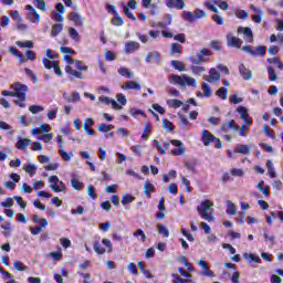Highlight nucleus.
<instances>
[{"label":"nucleus","mask_w":283,"mask_h":283,"mask_svg":"<svg viewBox=\"0 0 283 283\" xmlns=\"http://www.w3.org/2000/svg\"><path fill=\"white\" fill-rule=\"evenodd\" d=\"M196 56L197 59L193 56L190 57V63H192L190 70L196 76H202V74L207 72V69L205 66H200V63H209V59L205 56H213V52L209 49H201Z\"/></svg>","instance_id":"nucleus-1"},{"label":"nucleus","mask_w":283,"mask_h":283,"mask_svg":"<svg viewBox=\"0 0 283 283\" xmlns=\"http://www.w3.org/2000/svg\"><path fill=\"white\" fill-rule=\"evenodd\" d=\"M197 211L202 218V220H207V222H213L216 220V210L213 209V201L209 199H205L197 206Z\"/></svg>","instance_id":"nucleus-2"},{"label":"nucleus","mask_w":283,"mask_h":283,"mask_svg":"<svg viewBox=\"0 0 283 283\" xmlns=\"http://www.w3.org/2000/svg\"><path fill=\"white\" fill-rule=\"evenodd\" d=\"M168 81L170 85H180L181 87H186V85L188 87H197L198 85V82L196 81V78L189 77V75L187 74L181 76L171 74L169 75Z\"/></svg>","instance_id":"nucleus-3"},{"label":"nucleus","mask_w":283,"mask_h":283,"mask_svg":"<svg viewBox=\"0 0 283 283\" xmlns=\"http://www.w3.org/2000/svg\"><path fill=\"white\" fill-rule=\"evenodd\" d=\"M201 142L203 143L205 147H209L211 143H214L216 149H222V142L220 138L216 137L211 132L203 129L201 135Z\"/></svg>","instance_id":"nucleus-4"},{"label":"nucleus","mask_w":283,"mask_h":283,"mask_svg":"<svg viewBox=\"0 0 283 283\" xmlns=\"http://www.w3.org/2000/svg\"><path fill=\"white\" fill-rule=\"evenodd\" d=\"M11 90L13 91V98H19L20 101H25L28 98V85L15 82L11 85Z\"/></svg>","instance_id":"nucleus-5"},{"label":"nucleus","mask_w":283,"mask_h":283,"mask_svg":"<svg viewBox=\"0 0 283 283\" xmlns=\"http://www.w3.org/2000/svg\"><path fill=\"white\" fill-rule=\"evenodd\" d=\"M62 14H65V6L60 2L55 6V10L51 14L52 21H55L56 23H63L65 18Z\"/></svg>","instance_id":"nucleus-6"},{"label":"nucleus","mask_w":283,"mask_h":283,"mask_svg":"<svg viewBox=\"0 0 283 283\" xmlns=\"http://www.w3.org/2000/svg\"><path fill=\"white\" fill-rule=\"evenodd\" d=\"M243 52H247L251 56H264L266 54V48L264 45L256 46L255 50L251 45H245L242 48Z\"/></svg>","instance_id":"nucleus-7"},{"label":"nucleus","mask_w":283,"mask_h":283,"mask_svg":"<svg viewBox=\"0 0 283 283\" xmlns=\"http://www.w3.org/2000/svg\"><path fill=\"white\" fill-rule=\"evenodd\" d=\"M69 21H73L75 28H83L85 20L77 12L72 11L69 14Z\"/></svg>","instance_id":"nucleus-8"},{"label":"nucleus","mask_w":283,"mask_h":283,"mask_svg":"<svg viewBox=\"0 0 283 283\" xmlns=\"http://www.w3.org/2000/svg\"><path fill=\"white\" fill-rule=\"evenodd\" d=\"M238 34H243L248 43H253V31L249 27H239Z\"/></svg>","instance_id":"nucleus-9"},{"label":"nucleus","mask_w":283,"mask_h":283,"mask_svg":"<svg viewBox=\"0 0 283 283\" xmlns=\"http://www.w3.org/2000/svg\"><path fill=\"white\" fill-rule=\"evenodd\" d=\"M171 145H174V147H178V148H174L171 150L172 156H182V154H185V148H182V143L180 142V139H172Z\"/></svg>","instance_id":"nucleus-10"},{"label":"nucleus","mask_w":283,"mask_h":283,"mask_svg":"<svg viewBox=\"0 0 283 283\" xmlns=\"http://www.w3.org/2000/svg\"><path fill=\"white\" fill-rule=\"evenodd\" d=\"M239 73L243 81H251L253 78V72H251L244 63L239 64Z\"/></svg>","instance_id":"nucleus-11"},{"label":"nucleus","mask_w":283,"mask_h":283,"mask_svg":"<svg viewBox=\"0 0 283 283\" xmlns=\"http://www.w3.org/2000/svg\"><path fill=\"white\" fill-rule=\"evenodd\" d=\"M153 147H155V149L158 150L161 156H165V154H167V149L171 147V143L164 142V148H163V146L160 145V142L154 139Z\"/></svg>","instance_id":"nucleus-12"},{"label":"nucleus","mask_w":283,"mask_h":283,"mask_svg":"<svg viewBox=\"0 0 283 283\" xmlns=\"http://www.w3.org/2000/svg\"><path fill=\"white\" fill-rule=\"evenodd\" d=\"M64 70L66 72V74H69V76L71 77V81H74L76 78H80V80L84 78L83 72L73 70L72 66H70V65H66Z\"/></svg>","instance_id":"nucleus-13"},{"label":"nucleus","mask_w":283,"mask_h":283,"mask_svg":"<svg viewBox=\"0 0 283 283\" xmlns=\"http://www.w3.org/2000/svg\"><path fill=\"white\" fill-rule=\"evenodd\" d=\"M198 264L203 270V275H206L207 277H216V273L212 272L207 261L200 260Z\"/></svg>","instance_id":"nucleus-14"},{"label":"nucleus","mask_w":283,"mask_h":283,"mask_svg":"<svg viewBox=\"0 0 283 283\" xmlns=\"http://www.w3.org/2000/svg\"><path fill=\"white\" fill-rule=\"evenodd\" d=\"M136 50H140V43L136 41H130L125 44L124 52L126 54H134Z\"/></svg>","instance_id":"nucleus-15"},{"label":"nucleus","mask_w":283,"mask_h":283,"mask_svg":"<svg viewBox=\"0 0 283 283\" xmlns=\"http://www.w3.org/2000/svg\"><path fill=\"white\" fill-rule=\"evenodd\" d=\"M208 76H203L205 81H207L208 83H216V81H220L221 75L220 73H218V70H216L214 67L210 69Z\"/></svg>","instance_id":"nucleus-16"},{"label":"nucleus","mask_w":283,"mask_h":283,"mask_svg":"<svg viewBox=\"0 0 283 283\" xmlns=\"http://www.w3.org/2000/svg\"><path fill=\"white\" fill-rule=\"evenodd\" d=\"M167 8H176V10H185V0H166Z\"/></svg>","instance_id":"nucleus-17"},{"label":"nucleus","mask_w":283,"mask_h":283,"mask_svg":"<svg viewBox=\"0 0 283 283\" xmlns=\"http://www.w3.org/2000/svg\"><path fill=\"white\" fill-rule=\"evenodd\" d=\"M122 90H135L136 92H140L143 86L136 81H127L125 84L122 85Z\"/></svg>","instance_id":"nucleus-18"},{"label":"nucleus","mask_w":283,"mask_h":283,"mask_svg":"<svg viewBox=\"0 0 283 283\" xmlns=\"http://www.w3.org/2000/svg\"><path fill=\"white\" fill-rule=\"evenodd\" d=\"M30 145H32V140L28 139V138H21L19 137L15 147L17 149H19L20 151H24V149H28V147H30Z\"/></svg>","instance_id":"nucleus-19"},{"label":"nucleus","mask_w":283,"mask_h":283,"mask_svg":"<svg viewBox=\"0 0 283 283\" xmlns=\"http://www.w3.org/2000/svg\"><path fill=\"white\" fill-rule=\"evenodd\" d=\"M92 125H94V119L90 117L86 118L84 123V130L87 134V136H94V134H96V132H94V129L92 128Z\"/></svg>","instance_id":"nucleus-20"},{"label":"nucleus","mask_w":283,"mask_h":283,"mask_svg":"<svg viewBox=\"0 0 283 283\" xmlns=\"http://www.w3.org/2000/svg\"><path fill=\"white\" fill-rule=\"evenodd\" d=\"M228 39V45L230 48H242V40L237 36H227Z\"/></svg>","instance_id":"nucleus-21"},{"label":"nucleus","mask_w":283,"mask_h":283,"mask_svg":"<svg viewBox=\"0 0 283 283\" xmlns=\"http://www.w3.org/2000/svg\"><path fill=\"white\" fill-rule=\"evenodd\" d=\"M22 169L25 174H29L30 178L36 175V165L34 164H24Z\"/></svg>","instance_id":"nucleus-22"},{"label":"nucleus","mask_w":283,"mask_h":283,"mask_svg":"<svg viewBox=\"0 0 283 283\" xmlns=\"http://www.w3.org/2000/svg\"><path fill=\"white\" fill-rule=\"evenodd\" d=\"M155 191H156V188H154V184H150V181L147 180L144 184V193L146 198H151V193H154Z\"/></svg>","instance_id":"nucleus-23"},{"label":"nucleus","mask_w":283,"mask_h":283,"mask_svg":"<svg viewBox=\"0 0 283 283\" xmlns=\"http://www.w3.org/2000/svg\"><path fill=\"white\" fill-rule=\"evenodd\" d=\"M234 154H243V156H249V154H251V148L244 144H241L234 149Z\"/></svg>","instance_id":"nucleus-24"},{"label":"nucleus","mask_w":283,"mask_h":283,"mask_svg":"<svg viewBox=\"0 0 283 283\" xmlns=\"http://www.w3.org/2000/svg\"><path fill=\"white\" fill-rule=\"evenodd\" d=\"M9 52L10 54H13V56H17L20 63H25V59H23V53H21V51H19L17 46H10Z\"/></svg>","instance_id":"nucleus-25"},{"label":"nucleus","mask_w":283,"mask_h":283,"mask_svg":"<svg viewBox=\"0 0 283 283\" xmlns=\"http://www.w3.org/2000/svg\"><path fill=\"white\" fill-rule=\"evenodd\" d=\"M51 191L54 193H61V191L65 192L67 191V187L63 181H59L57 186H50Z\"/></svg>","instance_id":"nucleus-26"},{"label":"nucleus","mask_w":283,"mask_h":283,"mask_svg":"<svg viewBox=\"0 0 283 283\" xmlns=\"http://www.w3.org/2000/svg\"><path fill=\"white\" fill-rule=\"evenodd\" d=\"M112 25H115V28H120V25L125 24V20L120 18V14L115 13L111 20Z\"/></svg>","instance_id":"nucleus-27"},{"label":"nucleus","mask_w":283,"mask_h":283,"mask_svg":"<svg viewBox=\"0 0 283 283\" xmlns=\"http://www.w3.org/2000/svg\"><path fill=\"white\" fill-rule=\"evenodd\" d=\"M117 72L120 76H125V78H134V73L125 66L119 67Z\"/></svg>","instance_id":"nucleus-28"},{"label":"nucleus","mask_w":283,"mask_h":283,"mask_svg":"<svg viewBox=\"0 0 283 283\" xmlns=\"http://www.w3.org/2000/svg\"><path fill=\"white\" fill-rule=\"evenodd\" d=\"M61 32H63V24L61 23H55L52 25L51 29V36H59V34H61Z\"/></svg>","instance_id":"nucleus-29"},{"label":"nucleus","mask_w":283,"mask_h":283,"mask_svg":"<svg viewBox=\"0 0 283 283\" xmlns=\"http://www.w3.org/2000/svg\"><path fill=\"white\" fill-rule=\"evenodd\" d=\"M170 65L174 67V70H177L178 72H185L186 70L185 63L178 60H172L170 62Z\"/></svg>","instance_id":"nucleus-30"},{"label":"nucleus","mask_w":283,"mask_h":283,"mask_svg":"<svg viewBox=\"0 0 283 283\" xmlns=\"http://www.w3.org/2000/svg\"><path fill=\"white\" fill-rule=\"evenodd\" d=\"M149 136H151V124L148 122L142 134V140H149Z\"/></svg>","instance_id":"nucleus-31"},{"label":"nucleus","mask_w":283,"mask_h":283,"mask_svg":"<svg viewBox=\"0 0 283 283\" xmlns=\"http://www.w3.org/2000/svg\"><path fill=\"white\" fill-rule=\"evenodd\" d=\"M216 96H218L219 98H221V101H227V96H229V90L227 87H220L217 92H216Z\"/></svg>","instance_id":"nucleus-32"},{"label":"nucleus","mask_w":283,"mask_h":283,"mask_svg":"<svg viewBox=\"0 0 283 283\" xmlns=\"http://www.w3.org/2000/svg\"><path fill=\"white\" fill-rule=\"evenodd\" d=\"M228 208L227 213L228 216H237L238 209L235 208V203L232 201H227Z\"/></svg>","instance_id":"nucleus-33"},{"label":"nucleus","mask_w":283,"mask_h":283,"mask_svg":"<svg viewBox=\"0 0 283 283\" xmlns=\"http://www.w3.org/2000/svg\"><path fill=\"white\" fill-rule=\"evenodd\" d=\"M27 18L29 19V21H31V23H39L41 15L35 10L33 12H29Z\"/></svg>","instance_id":"nucleus-34"},{"label":"nucleus","mask_w":283,"mask_h":283,"mask_svg":"<svg viewBox=\"0 0 283 283\" xmlns=\"http://www.w3.org/2000/svg\"><path fill=\"white\" fill-rule=\"evenodd\" d=\"M168 107H171L172 109H178V107H182V101L180 99H168L167 101Z\"/></svg>","instance_id":"nucleus-35"},{"label":"nucleus","mask_w":283,"mask_h":283,"mask_svg":"<svg viewBox=\"0 0 283 283\" xmlns=\"http://www.w3.org/2000/svg\"><path fill=\"white\" fill-rule=\"evenodd\" d=\"M69 36L73 41H81V35L78 34V31H76V29H74L73 27L69 28Z\"/></svg>","instance_id":"nucleus-36"},{"label":"nucleus","mask_w":283,"mask_h":283,"mask_svg":"<svg viewBox=\"0 0 283 283\" xmlns=\"http://www.w3.org/2000/svg\"><path fill=\"white\" fill-rule=\"evenodd\" d=\"M201 90L203 92L205 98H211L212 91H211V86H209L208 83H202Z\"/></svg>","instance_id":"nucleus-37"},{"label":"nucleus","mask_w":283,"mask_h":283,"mask_svg":"<svg viewBox=\"0 0 283 283\" xmlns=\"http://www.w3.org/2000/svg\"><path fill=\"white\" fill-rule=\"evenodd\" d=\"M134 200H136V197L126 193L122 197V205L123 207H126V205H130V202H134Z\"/></svg>","instance_id":"nucleus-38"},{"label":"nucleus","mask_w":283,"mask_h":283,"mask_svg":"<svg viewBox=\"0 0 283 283\" xmlns=\"http://www.w3.org/2000/svg\"><path fill=\"white\" fill-rule=\"evenodd\" d=\"M112 129H114V125H106L105 123L99 124V126L97 127V132H101L102 134H107V132Z\"/></svg>","instance_id":"nucleus-39"},{"label":"nucleus","mask_w":283,"mask_h":283,"mask_svg":"<svg viewBox=\"0 0 283 283\" xmlns=\"http://www.w3.org/2000/svg\"><path fill=\"white\" fill-rule=\"evenodd\" d=\"M170 54H182V45L179 43H172L170 45Z\"/></svg>","instance_id":"nucleus-40"},{"label":"nucleus","mask_w":283,"mask_h":283,"mask_svg":"<svg viewBox=\"0 0 283 283\" xmlns=\"http://www.w3.org/2000/svg\"><path fill=\"white\" fill-rule=\"evenodd\" d=\"M268 172L270 178H275L277 175L275 172V167H273V161L268 160L266 161Z\"/></svg>","instance_id":"nucleus-41"},{"label":"nucleus","mask_w":283,"mask_h":283,"mask_svg":"<svg viewBox=\"0 0 283 283\" xmlns=\"http://www.w3.org/2000/svg\"><path fill=\"white\" fill-rule=\"evenodd\" d=\"M93 249L95 251V253H97V255H103L105 253V248H103L101 245V242L99 241H95L94 244H93Z\"/></svg>","instance_id":"nucleus-42"},{"label":"nucleus","mask_w":283,"mask_h":283,"mask_svg":"<svg viewBox=\"0 0 283 283\" xmlns=\"http://www.w3.org/2000/svg\"><path fill=\"white\" fill-rule=\"evenodd\" d=\"M157 231L160 233V235H164V238H169V229L161 223L157 224Z\"/></svg>","instance_id":"nucleus-43"},{"label":"nucleus","mask_w":283,"mask_h":283,"mask_svg":"<svg viewBox=\"0 0 283 283\" xmlns=\"http://www.w3.org/2000/svg\"><path fill=\"white\" fill-rule=\"evenodd\" d=\"M33 3H35V8H38V10H41L42 12H45V10H48V4L45 3V0H33Z\"/></svg>","instance_id":"nucleus-44"},{"label":"nucleus","mask_w":283,"mask_h":283,"mask_svg":"<svg viewBox=\"0 0 283 283\" xmlns=\"http://www.w3.org/2000/svg\"><path fill=\"white\" fill-rule=\"evenodd\" d=\"M249 127L251 126L247 124L241 125V127H239V136H241L242 138H247L249 133Z\"/></svg>","instance_id":"nucleus-45"},{"label":"nucleus","mask_w":283,"mask_h":283,"mask_svg":"<svg viewBox=\"0 0 283 283\" xmlns=\"http://www.w3.org/2000/svg\"><path fill=\"white\" fill-rule=\"evenodd\" d=\"M181 182L186 187L187 193H191L193 191V187H191V181L186 177H181Z\"/></svg>","instance_id":"nucleus-46"},{"label":"nucleus","mask_w":283,"mask_h":283,"mask_svg":"<svg viewBox=\"0 0 283 283\" xmlns=\"http://www.w3.org/2000/svg\"><path fill=\"white\" fill-rule=\"evenodd\" d=\"M75 67L78 72H87L88 66L83 63L81 60H75Z\"/></svg>","instance_id":"nucleus-47"},{"label":"nucleus","mask_w":283,"mask_h":283,"mask_svg":"<svg viewBox=\"0 0 283 283\" xmlns=\"http://www.w3.org/2000/svg\"><path fill=\"white\" fill-rule=\"evenodd\" d=\"M71 187H73V189H75L76 191H81V189H83L84 185L78 179H72Z\"/></svg>","instance_id":"nucleus-48"},{"label":"nucleus","mask_w":283,"mask_h":283,"mask_svg":"<svg viewBox=\"0 0 283 283\" xmlns=\"http://www.w3.org/2000/svg\"><path fill=\"white\" fill-rule=\"evenodd\" d=\"M42 63H43L45 70H52L57 62L56 61H50V60H48V57H44L42 60Z\"/></svg>","instance_id":"nucleus-49"},{"label":"nucleus","mask_w":283,"mask_h":283,"mask_svg":"<svg viewBox=\"0 0 283 283\" xmlns=\"http://www.w3.org/2000/svg\"><path fill=\"white\" fill-rule=\"evenodd\" d=\"M213 4L218 6V8H220V10H229V3H227V1L213 0Z\"/></svg>","instance_id":"nucleus-50"},{"label":"nucleus","mask_w":283,"mask_h":283,"mask_svg":"<svg viewBox=\"0 0 283 283\" xmlns=\"http://www.w3.org/2000/svg\"><path fill=\"white\" fill-rule=\"evenodd\" d=\"M60 52H62V54H71V56H76V51L70 46H61Z\"/></svg>","instance_id":"nucleus-51"},{"label":"nucleus","mask_w":283,"mask_h":283,"mask_svg":"<svg viewBox=\"0 0 283 283\" xmlns=\"http://www.w3.org/2000/svg\"><path fill=\"white\" fill-rule=\"evenodd\" d=\"M263 132H264L265 136H269V138H272V140H275V134L273 133V129H271V127H269V125L263 126Z\"/></svg>","instance_id":"nucleus-52"},{"label":"nucleus","mask_w":283,"mask_h":283,"mask_svg":"<svg viewBox=\"0 0 283 283\" xmlns=\"http://www.w3.org/2000/svg\"><path fill=\"white\" fill-rule=\"evenodd\" d=\"M229 101L232 105H240V103H242V101H244L242 97H238V95L233 94L230 95Z\"/></svg>","instance_id":"nucleus-53"},{"label":"nucleus","mask_w":283,"mask_h":283,"mask_svg":"<svg viewBox=\"0 0 283 283\" xmlns=\"http://www.w3.org/2000/svg\"><path fill=\"white\" fill-rule=\"evenodd\" d=\"M24 72H25L27 76L33 81V83H39V78L36 77V75L34 74V72L32 70L24 69Z\"/></svg>","instance_id":"nucleus-54"},{"label":"nucleus","mask_w":283,"mask_h":283,"mask_svg":"<svg viewBox=\"0 0 283 283\" xmlns=\"http://www.w3.org/2000/svg\"><path fill=\"white\" fill-rule=\"evenodd\" d=\"M163 127L168 132H174V124L167 118L163 119Z\"/></svg>","instance_id":"nucleus-55"},{"label":"nucleus","mask_w":283,"mask_h":283,"mask_svg":"<svg viewBox=\"0 0 283 283\" xmlns=\"http://www.w3.org/2000/svg\"><path fill=\"white\" fill-rule=\"evenodd\" d=\"M17 45L18 48H29V50L34 48V43L32 41H24V42L18 41Z\"/></svg>","instance_id":"nucleus-56"},{"label":"nucleus","mask_w":283,"mask_h":283,"mask_svg":"<svg viewBox=\"0 0 283 283\" xmlns=\"http://www.w3.org/2000/svg\"><path fill=\"white\" fill-rule=\"evenodd\" d=\"M268 74L270 75V81H277V73L273 66L268 67Z\"/></svg>","instance_id":"nucleus-57"},{"label":"nucleus","mask_w":283,"mask_h":283,"mask_svg":"<svg viewBox=\"0 0 283 283\" xmlns=\"http://www.w3.org/2000/svg\"><path fill=\"white\" fill-rule=\"evenodd\" d=\"M87 195L92 200H96V189L92 185L87 186Z\"/></svg>","instance_id":"nucleus-58"},{"label":"nucleus","mask_w":283,"mask_h":283,"mask_svg":"<svg viewBox=\"0 0 283 283\" xmlns=\"http://www.w3.org/2000/svg\"><path fill=\"white\" fill-rule=\"evenodd\" d=\"M210 48H212V50L220 51V50H222V43H220V41H218V40H212L210 42Z\"/></svg>","instance_id":"nucleus-59"},{"label":"nucleus","mask_w":283,"mask_h":283,"mask_svg":"<svg viewBox=\"0 0 283 283\" xmlns=\"http://www.w3.org/2000/svg\"><path fill=\"white\" fill-rule=\"evenodd\" d=\"M235 17H237L238 19H242V20L249 19V12H247V11H244V10H237Z\"/></svg>","instance_id":"nucleus-60"},{"label":"nucleus","mask_w":283,"mask_h":283,"mask_svg":"<svg viewBox=\"0 0 283 283\" xmlns=\"http://www.w3.org/2000/svg\"><path fill=\"white\" fill-rule=\"evenodd\" d=\"M237 112L240 114V118H244L249 114V111L244 106H238Z\"/></svg>","instance_id":"nucleus-61"},{"label":"nucleus","mask_w":283,"mask_h":283,"mask_svg":"<svg viewBox=\"0 0 283 283\" xmlns=\"http://www.w3.org/2000/svg\"><path fill=\"white\" fill-rule=\"evenodd\" d=\"M237 112L240 114V118H244L249 114V111L244 106H238Z\"/></svg>","instance_id":"nucleus-62"},{"label":"nucleus","mask_w":283,"mask_h":283,"mask_svg":"<svg viewBox=\"0 0 283 283\" xmlns=\"http://www.w3.org/2000/svg\"><path fill=\"white\" fill-rule=\"evenodd\" d=\"M105 61H116V54L112 51H106L104 54Z\"/></svg>","instance_id":"nucleus-63"},{"label":"nucleus","mask_w":283,"mask_h":283,"mask_svg":"<svg viewBox=\"0 0 283 283\" xmlns=\"http://www.w3.org/2000/svg\"><path fill=\"white\" fill-rule=\"evenodd\" d=\"M29 112H31V114H39V112H43V106L32 105L29 107Z\"/></svg>","instance_id":"nucleus-64"}]
</instances>
